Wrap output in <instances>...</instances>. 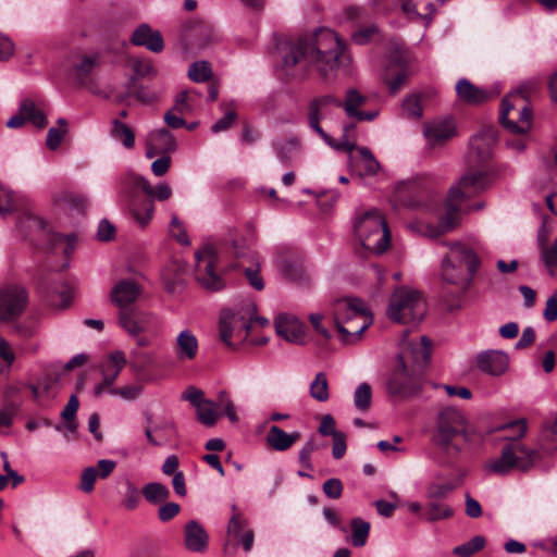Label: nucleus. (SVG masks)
<instances>
[{
	"mask_svg": "<svg viewBox=\"0 0 557 557\" xmlns=\"http://www.w3.org/2000/svg\"><path fill=\"white\" fill-rule=\"evenodd\" d=\"M346 42L330 28H320L309 37L286 46L283 69L287 72L301 60L310 64L326 82L335 81L342 71L341 57Z\"/></svg>",
	"mask_w": 557,
	"mask_h": 557,
	"instance_id": "obj_1",
	"label": "nucleus"
},
{
	"mask_svg": "<svg viewBox=\"0 0 557 557\" xmlns=\"http://www.w3.org/2000/svg\"><path fill=\"white\" fill-rule=\"evenodd\" d=\"M410 331L404 332L398 352V366L389 380L388 387L392 393H405L410 381L420 376L431 358V342L426 336L409 337Z\"/></svg>",
	"mask_w": 557,
	"mask_h": 557,
	"instance_id": "obj_2",
	"label": "nucleus"
},
{
	"mask_svg": "<svg viewBox=\"0 0 557 557\" xmlns=\"http://www.w3.org/2000/svg\"><path fill=\"white\" fill-rule=\"evenodd\" d=\"M496 430H511L513 434L504 436L508 444L503 447L498 458L486 462V472L504 475L513 469L527 471L532 468L539 455L520 442V438L527 433V421L524 419L515 420L499 425Z\"/></svg>",
	"mask_w": 557,
	"mask_h": 557,
	"instance_id": "obj_3",
	"label": "nucleus"
},
{
	"mask_svg": "<svg viewBox=\"0 0 557 557\" xmlns=\"http://www.w3.org/2000/svg\"><path fill=\"white\" fill-rule=\"evenodd\" d=\"M354 233L369 252L382 255L389 248L391 231L387 221L375 208L356 212Z\"/></svg>",
	"mask_w": 557,
	"mask_h": 557,
	"instance_id": "obj_4",
	"label": "nucleus"
},
{
	"mask_svg": "<svg viewBox=\"0 0 557 557\" xmlns=\"http://www.w3.org/2000/svg\"><path fill=\"white\" fill-rule=\"evenodd\" d=\"M479 267L480 259L471 247L453 243L449 256L442 262V278L465 290L471 284Z\"/></svg>",
	"mask_w": 557,
	"mask_h": 557,
	"instance_id": "obj_5",
	"label": "nucleus"
},
{
	"mask_svg": "<svg viewBox=\"0 0 557 557\" xmlns=\"http://www.w3.org/2000/svg\"><path fill=\"white\" fill-rule=\"evenodd\" d=\"M468 420L465 413L456 407H445L438 411L433 442L446 454L457 455L462 447L457 440L462 437L465 442L469 441Z\"/></svg>",
	"mask_w": 557,
	"mask_h": 557,
	"instance_id": "obj_6",
	"label": "nucleus"
},
{
	"mask_svg": "<svg viewBox=\"0 0 557 557\" xmlns=\"http://www.w3.org/2000/svg\"><path fill=\"white\" fill-rule=\"evenodd\" d=\"M529 91L520 86L502 100L499 122L503 127L513 135H528L532 127L533 113L527 104Z\"/></svg>",
	"mask_w": 557,
	"mask_h": 557,
	"instance_id": "obj_7",
	"label": "nucleus"
},
{
	"mask_svg": "<svg viewBox=\"0 0 557 557\" xmlns=\"http://www.w3.org/2000/svg\"><path fill=\"white\" fill-rule=\"evenodd\" d=\"M426 312L422 294L408 286L394 289L387 307V317L397 323H418Z\"/></svg>",
	"mask_w": 557,
	"mask_h": 557,
	"instance_id": "obj_8",
	"label": "nucleus"
},
{
	"mask_svg": "<svg viewBox=\"0 0 557 557\" xmlns=\"http://www.w3.org/2000/svg\"><path fill=\"white\" fill-rule=\"evenodd\" d=\"M196 257V280L209 290H220L224 283L222 277L215 272L219 257L212 245H205L195 253Z\"/></svg>",
	"mask_w": 557,
	"mask_h": 557,
	"instance_id": "obj_9",
	"label": "nucleus"
},
{
	"mask_svg": "<svg viewBox=\"0 0 557 557\" xmlns=\"http://www.w3.org/2000/svg\"><path fill=\"white\" fill-rule=\"evenodd\" d=\"M331 102L327 99H314L308 106V122L311 127L323 140L335 151L348 150V125L343 124V136L341 140H334L321 126L320 121L326 119Z\"/></svg>",
	"mask_w": 557,
	"mask_h": 557,
	"instance_id": "obj_10",
	"label": "nucleus"
},
{
	"mask_svg": "<svg viewBox=\"0 0 557 557\" xmlns=\"http://www.w3.org/2000/svg\"><path fill=\"white\" fill-rule=\"evenodd\" d=\"M28 296L18 284L0 287V321L10 322L20 317L26 308Z\"/></svg>",
	"mask_w": 557,
	"mask_h": 557,
	"instance_id": "obj_11",
	"label": "nucleus"
},
{
	"mask_svg": "<svg viewBox=\"0 0 557 557\" xmlns=\"http://www.w3.org/2000/svg\"><path fill=\"white\" fill-rule=\"evenodd\" d=\"M491 184L490 175L484 171H470L462 175L457 184L449 188L448 195L451 200H460L476 196Z\"/></svg>",
	"mask_w": 557,
	"mask_h": 557,
	"instance_id": "obj_12",
	"label": "nucleus"
},
{
	"mask_svg": "<svg viewBox=\"0 0 557 557\" xmlns=\"http://www.w3.org/2000/svg\"><path fill=\"white\" fill-rule=\"evenodd\" d=\"M495 143L496 137L493 129H484L472 136L466 156L468 165L474 168L481 166L487 162L492 158Z\"/></svg>",
	"mask_w": 557,
	"mask_h": 557,
	"instance_id": "obj_13",
	"label": "nucleus"
},
{
	"mask_svg": "<svg viewBox=\"0 0 557 557\" xmlns=\"http://www.w3.org/2000/svg\"><path fill=\"white\" fill-rule=\"evenodd\" d=\"M126 363L127 358L124 351L119 349L111 351L102 359L99 366L102 382L94 387L95 396H101L113 386Z\"/></svg>",
	"mask_w": 557,
	"mask_h": 557,
	"instance_id": "obj_14",
	"label": "nucleus"
},
{
	"mask_svg": "<svg viewBox=\"0 0 557 557\" xmlns=\"http://www.w3.org/2000/svg\"><path fill=\"white\" fill-rule=\"evenodd\" d=\"M234 249L239 259L236 267L243 269L246 278L256 290H262L264 282L260 274V262L257 251L250 246H242L239 242H234Z\"/></svg>",
	"mask_w": 557,
	"mask_h": 557,
	"instance_id": "obj_15",
	"label": "nucleus"
},
{
	"mask_svg": "<svg viewBox=\"0 0 557 557\" xmlns=\"http://www.w3.org/2000/svg\"><path fill=\"white\" fill-rule=\"evenodd\" d=\"M382 170L380 162L367 147L350 143V175L360 178L373 177Z\"/></svg>",
	"mask_w": 557,
	"mask_h": 557,
	"instance_id": "obj_16",
	"label": "nucleus"
},
{
	"mask_svg": "<svg viewBox=\"0 0 557 557\" xmlns=\"http://www.w3.org/2000/svg\"><path fill=\"white\" fill-rule=\"evenodd\" d=\"M373 323V314L359 298L350 297V345L361 341V336Z\"/></svg>",
	"mask_w": 557,
	"mask_h": 557,
	"instance_id": "obj_17",
	"label": "nucleus"
},
{
	"mask_svg": "<svg viewBox=\"0 0 557 557\" xmlns=\"http://www.w3.org/2000/svg\"><path fill=\"white\" fill-rule=\"evenodd\" d=\"M100 64V54L96 52L85 53L75 64L73 71L77 82L92 94H98L99 88L94 75Z\"/></svg>",
	"mask_w": 557,
	"mask_h": 557,
	"instance_id": "obj_18",
	"label": "nucleus"
},
{
	"mask_svg": "<svg viewBox=\"0 0 557 557\" xmlns=\"http://www.w3.org/2000/svg\"><path fill=\"white\" fill-rule=\"evenodd\" d=\"M408 77L407 62L401 52L397 49L389 57L383 79L388 86L389 92L395 95L405 84Z\"/></svg>",
	"mask_w": 557,
	"mask_h": 557,
	"instance_id": "obj_19",
	"label": "nucleus"
},
{
	"mask_svg": "<svg viewBox=\"0 0 557 557\" xmlns=\"http://www.w3.org/2000/svg\"><path fill=\"white\" fill-rule=\"evenodd\" d=\"M177 143L174 135L166 128L154 129L149 133L147 139L146 157L152 159L158 154H169L175 152Z\"/></svg>",
	"mask_w": 557,
	"mask_h": 557,
	"instance_id": "obj_20",
	"label": "nucleus"
},
{
	"mask_svg": "<svg viewBox=\"0 0 557 557\" xmlns=\"http://www.w3.org/2000/svg\"><path fill=\"white\" fill-rule=\"evenodd\" d=\"M152 319V313L138 309H127L119 314V323L129 336L147 332Z\"/></svg>",
	"mask_w": 557,
	"mask_h": 557,
	"instance_id": "obj_21",
	"label": "nucleus"
},
{
	"mask_svg": "<svg viewBox=\"0 0 557 557\" xmlns=\"http://www.w3.org/2000/svg\"><path fill=\"white\" fill-rule=\"evenodd\" d=\"M276 334L288 343L301 344L305 338L304 324L292 314L280 313L274 320Z\"/></svg>",
	"mask_w": 557,
	"mask_h": 557,
	"instance_id": "obj_22",
	"label": "nucleus"
},
{
	"mask_svg": "<svg viewBox=\"0 0 557 557\" xmlns=\"http://www.w3.org/2000/svg\"><path fill=\"white\" fill-rule=\"evenodd\" d=\"M141 294V287L133 280L119 281L111 289L110 299L121 311L134 304Z\"/></svg>",
	"mask_w": 557,
	"mask_h": 557,
	"instance_id": "obj_23",
	"label": "nucleus"
},
{
	"mask_svg": "<svg viewBox=\"0 0 557 557\" xmlns=\"http://www.w3.org/2000/svg\"><path fill=\"white\" fill-rule=\"evenodd\" d=\"M476 366L486 374L499 376L508 370L509 358L502 350H486L478 355Z\"/></svg>",
	"mask_w": 557,
	"mask_h": 557,
	"instance_id": "obj_24",
	"label": "nucleus"
},
{
	"mask_svg": "<svg viewBox=\"0 0 557 557\" xmlns=\"http://www.w3.org/2000/svg\"><path fill=\"white\" fill-rule=\"evenodd\" d=\"M116 462L111 459H100L97 466L88 467L81 474L79 488L89 494L95 488L97 479H107L115 469Z\"/></svg>",
	"mask_w": 557,
	"mask_h": 557,
	"instance_id": "obj_25",
	"label": "nucleus"
},
{
	"mask_svg": "<svg viewBox=\"0 0 557 557\" xmlns=\"http://www.w3.org/2000/svg\"><path fill=\"white\" fill-rule=\"evenodd\" d=\"M173 349L180 361H193L199 352L198 338L190 329H183L175 337Z\"/></svg>",
	"mask_w": 557,
	"mask_h": 557,
	"instance_id": "obj_26",
	"label": "nucleus"
},
{
	"mask_svg": "<svg viewBox=\"0 0 557 557\" xmlns=\"http://www.w3.org/2000/svg\"><path fill=\"white\" fill-rule=\"evenodd\" d=\"M126 180L133 186L141 189L152 203L153 201H166L172 196V188L166 182H160L152 186L146 177L136 173H128Z\"/></svg>",
	"mask_w": 557,
	"mask_h": 557,
	"instance_id": "obj_27",
	"label": "nucleus"
},
{
	"mask_svg": "<svg viewBox=\"0 0 557 557\" xmlns=\"http://www.w3.org/2000/svg\"><path fill=\"white\" fill-rule=\"evenodd\" d=\"M458 98L468 104H480L498 95V90L488 91L473 85L469 79L461 78L456 84Z\"/></svg>",
	"mask_w": 557,
	"mask_h": 557,
	"instance_id": "obj_28",
	"label": "nucleus"
},
{
	"mask_svg": "<svg viewBox=\"0 0 557 557\" xmlns=\"http://www.w3.org/2000/svg\"><path fill=\"white\" fill-rule=\"evenodd\" d=\"M209 535L205 528L196 520H191L184 528V544L187 550L203 553L208 547Z\"/></svg>",
	"mask_w": 557,
	"mask_h": 557,
	"instance_id": "obj_29",
	"label": "nucleus"
},
{
	"mask_svg": "<svg viewBox=\"0 0 557 557\" xmlns=\"http://www.w3.org/2000/svg\"><path fill=\"white\" fill-rule=\"evenodd\" d=\"M131 41L135 46L146 47L151 52H161L164 42L159 30H153L148 24H140L131 37Z\"/></svg>",
	"mask_w": 557,
	"mask_h": 557,
	"instance_id": "obj_30",
	"label": "nucleus"
},
{
	"mask_svg": "<svg viewBox=\"0 0 557 557\" xmlns=\"http://www.w3.org/2000/svg\"><path fill=\"white\" fill-rule=\"evenodd\" d=\"M33 398L39 405H44L54 399L58 395V383L49 375L39 377L35 383L27 384Z\"/></svg>",
	"mask_w": 557,
	"mask_h": 557,
	"instance_id": "obj_31",
	"label": "nucleus"
},
{
	"mask_svg": "<svg viewBox=\"0 0 557 557\" xmlns=\"http://www.w3.org/2000/svg\"><path fill=\"white\" fill-rule=\"evenodd\" d=\"M455 125L450 120L437 121L424 127V136L431 146L443 145L455 135Z\"/></svg>",
	"mask_w": 557,
	"mask_h": 557,
	"instance_id": "obj_32",
	"label": "nucleus"
},
{
	"mask_svg": "<svg viewBox=\"0 0 557 557\" xmlns=\"http://www.w3.org/2000/svg\"><path fill=\"white\" fill-rule=\"evenodd\" d=\"M299 438V433H286L281 428L272 425L267 435L268 444L277 451H283L293 446Z\"/></svg>",
	"mask_w": 557,
	"mask_h": 557,
	"instance_id": "obj_33",
	"label": "nucleus"
},
{
	"mask_svg": "<svg viewBox=\"0 0 557 557\" xmlns=\"http://www.w3.org/2000/svg\"><path fill=\"white\" fill-rule=\"evenodd\" d=\"M460 200H451L450 195L446 199V213L442 216L438 225V234L447 233L455 228L460 222L459 210L461 206Z\"/></svg>",
	"mask_w": 557,
	"mask_h": 557,
	"instance_id": "obj_34",
	"label": "nucleus"
},
{
	"mask_svg": "<svg viewBox=\"0 0 557 557\" xmlns=\"http://www.w3.org/2000/svg\"><path fill=\"white\" fill-rule=\"evenodd\" d=\"M242 314L224 311L220 319V338L227 346H233L234 331L237 327V321H240Z\"/></svg>",
	"mask_w": 557,
	"mask_h": 557,
	"instance_id": "obj_35",
	"label": "nucleus"
},
{
	"mask_svg": "<svg viewBox=\"0 0 557 557\" xmlns=\"http://www.w3.org/2000/svg\"><path fill=\"white\" fill-rule=\"evenodd\" d=\"M20 112L24 115L26 122H29L37 128H44L47 125L45 113L32 99L21 101Z\"/></svg>",
	"mask_w": 557,
	"mask_h": 557,
	"instance_id": "obj_36",
	"label": "nucleus"
},
{
	"mask_svg": "<svg viewBox=\"0 0 557 557\" xmlns=\"http://www.w3.org/2000/svg\"><path fill=\"white\" fill-rule=\"evenodd\" d=\"M367 101V97L360 95L356 89H350V119L354 117L356 121L361 122L372 121L377 116V110L367 112L359 110Z\"/></svg>",
	"mask_w": 557,
	"mask_h": 557,
	"instance_id": "obj_37",
	"label": "nucleus"
},
{
	"mask_svg": "<svg viewBox=\"0 0 557 557\" xmlns=\"http://www.w3.org/2000/svg\"><path fill=\"white\" fill-rule=\"evenodd\" d=\"M145 499L152 505L165 503L170 497V490L160 482L146 483L141 488Z\"/></svg>",
	"mask_w": 557,
	"mask_h": 557,
	"instance_id": "obj_38",
	"label": "nucleus"
},
{
	"mask_svg": "<svg viewBox=\"0 0 557 557\" xmlns=\"http://www.w3.org/2000/svg\"><path fill=\"white\" fill-rule=\"evenodd\" d=\"M331 314L334 321V324L337 327V331L344 335L347 334V330L345 329V324L348 321V298L341 297L334 299L331 307Z\"/></svg>",
	"mask_w": 557,
	"mask_h": 557,
	"instance_id": "obj_39",
	"label": "nucleus"
},
{
	"mask_svg": "<svg viewBox=\"0 0 557 557\" xmlns=\"http://www.w3.org/2000/svg\"><path fill=\"white\" fill-rule=\"evenodd\" d=\"M371 525L361 518L350 520V542L356 547H362L367 544Z\"/></svg>",
	"mask_w": 557,
	"mask_h": 557,
	"instance_id": "obj_40",
	"label": "nucleus"
},
{
	"mask_svg": "<svg viewBox=\"0 0 557 557\" xmlns=\"http://www.w3.org/2000/svg\"><path fill=\"white\" fill-rule=\"evenodd\" d=\"M128 364L134 371L141 372L156 364V355L153 351L132 349Z\"/></svg>",
	"mask_w": 557,
	"mask_h": 557,
	"instance_id": "obj_41",
	"label": "nucleus"
},
{
	"mask_svg": "<svg viewBox=\"0 0 557 557\" xmlns=\"http://www.w3.org/2000/svg\"><path fill=\"white\" fill-rule=\"evenodd\" d=\"M454 516V509L444 503L430 500L425 507L424 517L429 522L449 519Z\"/></svg>",
	"mask_w": 557,
	"mask_h": 557,
	"instance_id": "obj_42",
	"label": "nucleus"
},
{
	"mask_svg": "<svg viewBox=\"0 0 557 557\" xmlns=\"http://www.w3.org/2000/svg\"><path fill=\"white\" fill-rule=\"evenodd\" d=\"M69 132L67 121L58 119L57 126L50 127L47 133L46 145L50 150H57Z\"/></svg>",
	"mask_w": 557,
	"mask_h": 557,
	"instance_id": "obj_43",
	"label": "nucleus"
},
{
	"mask_svg": "<svg viewBox=\"0 0 557 557\" xmlns=\"http://www.w3.org/2000/svg\"><path fill=\"white\" fill-rule=\"evenodd\" d=\"M196 410L198 420L206 426H213L220 417L218 405L209 399L202 401Z\"/></svg>",
	"mask_w": 557,
	"mask_h": 557,
	"instance_id": "obj_44",
	"label": "nucleus"
},
{
	"mask_svg": "<svg viewBox=\"0 0 557 557\" xmlns=\"http://www.w3.org/2000/svg\"><path fill=\"white\" fill-rule=\"evenodd\" d=\"M111 136L121 141L126 149H132L135 146V136L133 131L129 126L119 120L113 121Z\"/></svg>",
	"mask_w": 557,
	"mask_h": 557,
	"instance_id": "obj_45",
	"label": "nucleus"
},
{
	"mask_svg": "<svg viewBox=\"0 0 557 557\" xmlns=\"http://www.w3.org/2000/svg\"><path fill=\"white\" fill-rule=\"evenodd\" d=\"M372 404V387L369 383H361L354 392V406L360 412H366Z\"/></svg>",
	"mask_w": 557,
	"mask_h": 557,
	"instance_id": "obj_46",
	"label": "nucleus"
},
{
	"mask_svg": "<svg viewBox=\"0 0 557 557\" xmlns=\"http://www.w3.org/2000/svg\"><path fill=\"white\" fill-rule=\"evenodd\" d=\"M276 157L286 162L290 160L300 149V143L296 138H288L274 144Z\"/></svg>",
	"mask_w": 557,
	"mask_h": 557,
	"instance_id": "obj_47",
	"label": "nucleus"
},
{
	"mask_svg": "<svg viewBox=\"0 0 557 557\" xmlns=\"http://www.w3.org/2000/svg\"><path fill=\"white\" fill-rule=\"evenodd\" d=\"M134 220L141 226L145 227L151 221L154 213V205L151 201H146L143 205L134 202L131 208Z\"/></svg>",
	"mask_w": 557,
	"mask_h": 557,
	"instance_id": "obj_48",
	"label": "nucleus"
},
{
	"mask_svg": "<svg viewBox=\"0 0 557 557\" xmlns=\"http://www.w3.org/2000/svg\"><path fill=\"white\" fill-rule=\"evenodd\" d=\"M541 259L552 276L557 274V239L552 245H541Z\"/></svg>",
	"mask_w": 557,
	"mask_h": 557,
	"instance_id": "obj_49",
	"label": "nucleus"
},
{
	"mask_svg": "<svg viewBox=\"0 0 557 557\" xmlns=\"http://www.w3.org/2000/svg\"><path fill=\"white\" fill-rule=\"evenodd\" d=\"M485 543H486V541H485L484 536L475 535L470 541H468L459 546H456L453 552L455 555L460 556V557H470L474 553L483 549L485 546Z\"/></svg>",
	"mask_w": 557,
	"mask_h": 557,
	"instance_id": "obj_50",
	"label": "nucleus"
},
{
	"mask_svg": "<svg viewBox=\"0 0 557 557\" xmlns=\"http://www.w3.org/2000/svg\"><path fill=\"white\" fill-rule=\"evenodd\" d=\"M310 395L318 401L329 399L327 379L323 373H318L310 384Z\"/></svg>",
	"mask_w": 557,
	"mask_h": 557,
	"instance_id": "obj_51",
	"label": "nucleus"
},
{
	"mask_svg": "<svg viewBox=\"0 0 557 557\" xmlns=\"http://www.w3.org/2000/svg\"><path fill=\"white\" fill-rule=\"evenodd\" d=\"M212 75V70L207 61L194 62L188 70V77L195 83L208 81Z\"/></svg>",
	"mask_w": 557,
	"mask_h": 557,
	"instance_id": "obj_52",
	"label": "nucleus"
},
{
	"mask_svg": "<svg viewBox=\"0 0 557 557\" xmlns=\"http://www.w3.org/2000/svg\"><path fill=\"white\" fill-rule=\"evenodd\" d=\"M134 73L133 78H144L156 75L157 71L152 63L145 59L133 58L128 63Z\"/></svg>",
	"mask_w": 557,
	"mask_h": 557,
	"instance_id": "obj_53",
	"label": "nucleus"
},
{
	"mask_svg": "<svg viewBox=\"0 0 557 557\" xmlns=\"http://www.w3.org/2000/svg\"><path fill=\"white\" fill-rule=\"evenodd\" d=\"M140 499V491L138 487L131 481H126L123 494V507L126 510H135L138 508Z\"/></svg>",
	"mask_w": 557,
	"mask_h": 557,
	"instance_id": "obj_54",
	"label": "nucleus"
},
{
	"mask_svg": "<svg viewBox=\"0 0 557 557\" xmlns=\"http://www.w3.org/2000/svg\"><path fill=\"white\" fill-rule=\"evenodd\" d=\"M72 301L71 289L62 285L59 289L54 290L49 297V304L57 309H65Z\"/></svg>",
	"mask_w": 557,
	"mask_h": 557,
	"instance_id": "obj_55",
	"label": "nucleus"
},
{
	"mask_svg": "<svg viewBox=\"0 0 557 557\" xmlns=\"http://www.w3.org/2000/svg\"><path fill=\"white\" fill-rule=\"evenodd\" d=\"M106 393L112 396H119L124 400L131 401L139 397L143 393V387L137 384H131L122 387H111Z\"/></svg>",
	"mask_w": 557,
	"mask_h": 557,
	"instance_id": "obj_56",
	"label": "nucleus"
},
{
	"mask_svg": "<svg viewBox=\"0 0 557 557\" xmlns=\"http://www.w3.org/2000/svg\"><path fill=\"white\" fill-rule=\"evenodd\" d=\"M169 233L171 237L176 239L182 246H189L190 240L186 233L183 222L174 214L169 224Z\"/></svg>",
	"mask_w": 557,
	"mask_h": 557,
	"instance_id": "obj_57",
	"label": "nucleus"
},
{
	"mask_svg": "<svg viewBox=\"0 0 557 557\" xmlns=\"http://www.w3.org/2000/svg\"><path fill=\"white\" fill-rule=\"evenodd\" d=\"M379 34V28L375 25L364 26L356 30L350 36V41L356 45L364 46L372 41V39Z\"/></svg>",
	"mask_w": 557,
	"mask_h": 557,
	"instance_id": "obj_58",
	"label": "nucleus"
},
{
	"mask_svg": "<svg viewBox=\"0 0 557 557\" xmlns=\"http://www.w3.org/2000/svg\"><path fill=\"white\" fill-rule=\"evenodd\" d=\"M15 209L14 194L3 185H0V214L7 215Z\"/></svg>",
	"mask_w": 557,
	"mask_h": 557,
	"instance_id": "obj_59",
	"label": "nucleus"
},
{
	"mask_svg": "<svg viewBox=\"0 0 557 557\" xmlns=\"http://www.w3.org/2000/svg\"><path fill=\"white\" fill-rule=\"evenodd\" d=\"M389 495L394 502H387L384 499H377L374 502V507L377 513L384 518H389L398 507V495L395 492H392Z\"/></svg>",
	"mask_w": 557,
	"mask_h": 557,
	"instance_id": "obj_60",
	"label": "nucleus"
},
{
	"mask_svg": "<svg viewBox=\"0 0 557 557\" xmlns=\"http://www.w3.org/2000/svg\"><path fill=\"white\" fill-rule=\"evenodd\" d=\"M454 488L455 485L450 483H431L426 488V497L430 500L441 499L446 497Z\"/></svg>",
	"mask_w": 557,
	"mask_h": 557,
	"instance_id": "obj_61",
	"label": "nucleus"
},
{
	"mask_svg": "<svg viewBox=\"0 0 557 557\" xmlns=\"http://www.w3.org/2000/svg\"><path fill=\"white\" fill-rule=\"evenodd\" d=\"M403 109L409 117L419 119L422 115L421 100L417 95L407 97L403 102Z\"/></svg>",
	"mask_w": 557,
	"mask_h": 557,
	"instance_id": "obj_62",
	"label": "nucleus"
},
{
	"mask_svg": "<svg viewBox=\"0 0 557 557\" xmlns=\"http://www.w3.org/2000/svg\"><path fill=\"white\" fill-rule=\"evenodd\" d=\"M52 240L54 243V250L62 251L69 256L74 250V237L64 236L62 234H53Z\"/></svg>",
	"mask_w": 557,
	"mask_h": 557,
	"instance_id": "obj_63",
	"label": "nucleus"
},
{
	"mask_svg": "<svg viewBox=\"0 0 557 557\" xmlns=\"http://www.w3.org/2000/svg\"><path fill=\"white\" fill-rule=\"evenodd\" d=\"M219 406L223 408L224 413L228 418V420L233 423L238 421V417L235 410V406L225 392H221L219 394Z\"/></svg>",
	"mask_w": 557,
	"mask_h": 557,
	"instance_id": "obj_64",
	"label": "nucleus"
}]
</instances>
